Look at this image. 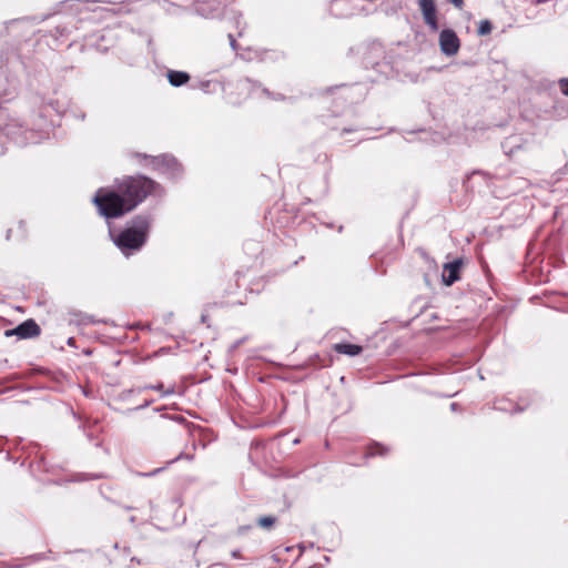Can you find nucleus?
Listing matches in <instances>:
<instances>
[{
    "label": "nucleus",
    "instance_id": "b1692460",
    "mask_svg": "<svg viewBox=\"0 0 568 568\" xmlns=\"http://www.w3.org/2000/svg\"><path fill=\"white\" fill-rule=\"evenodd\" d=\"M497 408H498L499 410H506V407H504V406H501V405H499Z\"/></svg>",
    "mask_w": 568,
    "mask_h": 568
},
{
    "label": "nucleus",
    "instance_id": "5701e85b",
    "mask_svg": "<svg viewBox=\"0 0 568 568\" xmlns=\"http://www.w3.org/2000/svg\"><path fill=\"white\" fill-rule=\"evenodd\" d=\"M182 458V455H179L175 459L169 462L168 464H172L173 462L178 460V459H181Z\"/></svg>",
    "mask_w": 568,
    "mask_h": 568
},
{
    "label": "nucleus",
    "instance_id": "20e7f679",
    "mask_svg": "<svg viewBox=\"0 0 568 568\" xmlns=\"http://www.w3.org/2000/svg\"><path fill=\"white\" fill-rule=\"evenodd\" d=\"M439 47L445 55H455L460 48V41L455 31L444 29L439 34Z\"/></svg>",
    "mask_w": 568,
    "mask_h": 568
},
{
    "label": "nucleus",
    "instance_id": "dca6fc26",
    "mask_svg": "<svg viewBox=\"0 0 568 568\" xmlns=\"http://www.w3.org/2000/svg\"><path fill=\"white\" fill-rule=\"evenodd\" d=\"M456 8L462 9L464 6V0H449Z\"/></svg>",
    "mask_w": 568,
    "mask_h": 568
},
{
    "label": "nucleus",
    "instance_id": "4468645a",
    "mask_svg": "<svg viewBox=\"0 0 568 568\" xmlns=\"http://www.w3.org/2000/svg\"><path fill=\"white\" fill-rule=\"evenodd\" d=\"M560 91L568 97V78H562L558 82Z\"/></svg>",
    "mask_w": 568,
    "mask_h": 568
},
{
    "label": "nucleus",
    "instance_id": "aec40b11",
    "mask_svg": "<svg viewBox=\"0 0 568 568\" xmlns=\"http://www.w3.org/2000/svg\"><path fill=\"white\" fill-rule=\"evenodd\" d=\"M0 140H2V134L0 133ZM0 143H2V141H0ZM4 153V149L3 146L1 145L0 146V154H3Z\"/></svg>",
    "mask_w": 568,
    "mask_h": 568
},
{
    "label": "nucleus",
    "instance_id": "2eb2a0df",
    "mask_svg": "<svg viewBox=\"0 0 568 568\" xmlns=\"http://www.w3.org/2000/svg\"><path fill=\"white\" fill-rule=\"evenodd\" d=\"M163 469H164V468H163V467H161V468H156V469H154V470H152V471H150V473H144V474H140V475H141V476H144V477H152V476H154V475L159 474L160 471H162Z\"/></svg>",
    "mask_w": 568,
    "mask_h": 568
},
{
    "label": "nucleus",
    "instance_id": "6ab92c4d",
    "mask_svg": "<svg viewBox=\"0 0 568 568\" xmlns=\"http://www.w3.org/2000/svg\"><path fill=\"white\" fill-rule=\"evenodd\" d=\"M151 389H156V390H160L163 388V385L162 384H158L156 386H151L150 387Z\"/></svg>",
    "mask_w": 568,
    "mask_h": 568
},
{
    "label": "nucleus",
    "instance_id": "39448f33",
    "mask_svg": "<svg viewBox=\"0 0 568 568\" xmlns=\"http://www.w3.org/2000/svg\"><path fill=\"white\" fill-rule=\"evenodd\" d=\"M41 333L40 326L33 320H27L12 329L6 331V336L17 335L19 338H32Z\"/></svg>",
    "mask_w": 568,
    "mask_h": 568
},
{
    "label": "nucleus",
    "instance_id": "7ed1b4c3",
    "mask_svg": "<svg viewBox=\"0 0 568 568\" xmlns=\"http://www.w3.org/2000/svg\"><path fill=\"white\" fill-rule=\"evenodd\" d=\"M93 202L99 213L106 219H116L131 211L119 190L99 189Z\"/></svg>",
    "mask_w": 568,
    "mask_h": 568
},
{
    "label": "nucleus",
    "instance_id": "bb28decb",
    "mask_svg": "<svg viewBox=\"0 0 568 568\" xmlns=\"http://www.w3.org/2000/svg\"><path fill=\"white\" fill-rule=\"evenodd\" d=\"M244 529H245L244 527L239 528L240 532H242Z\"/></svg>",
    "mask_w": 568,
    "mask_h": 568
},
{
    "label": "nucleus",
    "instance_id": "f257e3e1",
    "mask_svg": "<svg viewBox=\"0 0 568 568\" xmlns=\"http://www.w3.org/2000/svg\"><path fill=\"white\" fill-rule=\"evenodd\" d=\"M151 227V220L148 216H138L133 220V225L114 235L110 230V236L116 247L126 256L140 251L146 243Z\"/></svg>",
    "mask_w": 568,
    "mask_h": 568
},
{
    "label": "nucleus",
    "instance_id": "0eeeda50",
    "mask_svg": "<svg viewBox=\"0 0 568 568\" xmlns=\"http://www.w3.org/2000/svg\"><path fill=\"white\" fill-rule=\"evenodd\" d=\"M463 266L462 260H455L446 263L443 271V282L445 285L450 286L459 280V273Z\"/></svg>",
    "mask_w": 568,
    "mask_h": 568
},
{
    "label": "nucleus",
    "instance_id": "412c9836",
    "mask_svg": "<svg viewBox=\"0 0 568 568\" xmlns=\"http://www.w3.org/2000/svg\"><path fill=\"white\" fill-rule=\"evenodd\" d=\"M232 556H233L234 558L240 557V552H239V550L233 551V552H232Z\"/></svg>",
    "mask_w": 568,
    "mask_h": 568
},
{
    "label": "nucleus",
    "instance_id": "423d86ee",
    "mask_svg": "<svg viewBox=\"0 0 568 568\" xmlns=\"http://www.w3.org/2000/svg\"><path fill=\"white\" fill-rule=\"evenodd\" d=\"M418 6L423 13L425 23L433 31H437L439 26H438V19H437V10H436L434 0H418Z\"/></svg>",
    "mask_w": 568,
    "mask_h": 568
},
{
    "label": "nucleus",
    "instance_id": "1a4fd4ad",
    "mask_svg": "<svg viewBox=\"0 0 568 568\" xmlns=\"http://www.w3.org/2000/svg\"><path fill=\"white\" fill-rule=\"evenodd\" d=\"M523 138L520 135H510L503 142V149L507 155H513L521 148Z\"/></svg>",
    "mask_w": 568,
    "mask_h": 568
},
{
    "label": "nucleus",
    "instance_id": "393cba45",
    "mask_svg": "<svg viewBox=\"0 0 568 568\" xmlns=\"http://www.w3.org/2000/svg\"><path fill=\"white\" fill-rule=\"evenodd\" d=\"M4 130H6V134L8 135L10 133V128L7 126Z\"/></svg>",
    "mask_w": 568,
    "mask_h": 568
},
{
    "label": "nucleus",
    "instance_id": "f3484780",
    "mask_svg": "<svg viewBox=\"0 0 568 568\" xmlns=\"http://www.w3.org/2000/svg\"><path fill=\"white\" fill-rule=\"evenodd\" d=\"M80 323L87 325V324L93 323V321H92V318L90 316H83L81 318Z\"/></svg>",
    "mask_w": 568,
    "mask_h": 568
},
{
    "label": "nucleus",
    "instance_id": "f8f14e48",
    "mask_svg": "<svg viewBox=\"0 0 568 568\" xmlns=\"http://www.w3.org/2000/svg\"><path fill=\"white\" fill-rule=\"evenodd\" d=\"M275 521H276V518L274 516H264V517L258 518L257 525L261 528L270 529L273 527Z\"/></svg>",
    "mask_w": 568,
    "mask_h": 568
},
{
    "label": "nucleus",
    "instance_id": "6e6552de",
    "mask_svg": "<svg viewBox=\"0 0 568 568\" xmlns=\"http://www.w3.org/2000/svg\"><path fill=\"white\" fill-rule=\"evenodd\" d=\"M155 165L161 172L169 174L171 176H176L181 171L178 161L170 155H162L160 158H156Z\"/></svg>",
    "mask_w": 568,
    "mask_h": 568
},
{
    "label": "nucleus",
    "instance_id": "a211bd4d",
    "mask_svg": "<svg viewBox=\"0 0 568 568\" xmlns=\"http://www.w3.org/2000/svg\"><path fill=\"white\" fill-rule=\"evenodd\" d=\"M229 40H230V44L233 49H236V41L234 39V37L230 33L229 34Z\"/></svg>",
    "mask_w": 568,
    "mask_h": 568
},
{
    "label": "nucleus",
    "instance_id": "f03ea898",
    "mask_svg": "<svg viewBox=\"0 0 568 568\" xmlns=\"http://www.w3.org/2000/svg\"><path fill=\"white\" fill-rule=\"evenodd\" d=\"M158 184L149 178L136 176L126 178L119 185L118 190L124 201L128 203V209H135L148 195L155 192Z\"/></svg>",
    "mask_w": 568,
    "mask_h": 568
},
{
    "label": "nucleus",
    "instance_id": "ddd939ff",
    "mask_svg": "<svg viewBox=\"0 0 568 568\" xmlns=\"http://www.w3.org/2000/svg\"><path fill=\"white\" fill-rule=\"evenodd\" d=\"M493 30V26H491V22L489 20H481L479 22V27H478V34L479 36H487Z\"/></svg>",
    "mask_w": 568,
    "mask_h": 568
},
{
    "label": "nucleus",
    "instance_id": "a878e982",
    "mask_svg": "<svg viewBox=\"0 0 568 568\" xmlns=\"http://www.w3.org/2000/svg\"><path fill=\"white\" fill-rule=\"evenodd\" d=\"M263 93L266 94V95H271V93L267 91V90H263Z\"/></svg>",
    "mask_w": 568,
    "mask_h": 568
},
{
    "label": "nucleus",
    "instance_id": "9d476101",
    "mask_svg": "<svg viewBox=\"0 0 568 568\" xmlns=\"http://www.w3.org/2000/svg\"><path fill=\"white\" fill-rule=\"evenodd\" d=\"M334 349L344 355L356 356L359 355L363 351L362 346L349 344V343H338L334 345Z\"/></svg>",
    "mask_w": 568,
    "mask_h": 568
},
{
    "label": "nucleus",
    "instance_id": "9b49d317",
    "mask_svg": "<svg viewBox=\"0 0 568 568\" xmlns=\"http://www.w3.org/2000/svg\"><path fill=\"white\" fill-rule=\"evenodd\" d=\"M168 79L171 85L181 87L190 80V75L183 71H169Z\"/></svg>",
    "mask_w": 568,
    "mask_h": 568
},
{
    "label": "nucleus",
    "instance_id": "4be33fe9",
    "mask_svg": "<svg viewBox=\"0 0 568 568\" xmlns=\"http://www.w3.org/2000/svg\"><path fill=\"white\" fill-rule=\"evenodd\" d=\"M450 408H452L453 410H456V409H457V404H456V403H452V404H450Z\"/></svg>",
    "mask_w": 568,
    "mask_h": 568
}]
</instances>
